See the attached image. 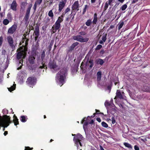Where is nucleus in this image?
<instances>
[{
    "label": "nucleus",
    "instance_id": "62",
    "mask_svg": "<svg viewBox=\"0 0 150 150\" xmlns=\"http://www.w3.org/2000/svg\"><path fill=\"white\" fill-rule=\"evenodd\" d=\"M53 41H52L50 43L49 46L52 47V46L53 44Z\"/></svg>",
    "mask_w": 150,
    "mask_h": 150
},
{
    "label": "nucleus",
    "instance_id": "64",
    "mask_svg": "<svg viewBox=\"0 0 150 150\" xmlns=\"http://www.w3.org/2000/svg\"><path fill=\"white\" fill-rule=\"evenodd\" d=\"M8 134V132L7 131H5L4 132V134L5 136L6 135Z\"/></svg>",
    "mask_w": 150,
    "mask_h": 150
},
{
    "label": "nucleus",
    "instance_id": "59",
    "mask_svg": "<svg viewBox=\"0 0 150 150\" xmlns=\"http://www.w3.org/2000/svg\"><path fill=\"white\" fill-rule=\"evenodd\" d=\"M134 149L135 150H139V147L137 145H135L134 146Z\"/></svg>",
    "mask_w": 150,
    "mask_h": 150
},
{
    "label": "nucleus",
    "instance_id": "9",
    "mask_svg": "<svg viewBox=\"0 0 150 150\" xmlns=\"http://www.w3.org/2000/svg\"><path fill=\"white\" fill-rule=\"evenodd\" d=\"M67 0H62L59 2L58 4V11L60 13L65 6Z\"/></svg>",
    "mask_w": 150,
    "mask_h": 150
},
{
    "label": "nucleus",
    "instance_id": "10",
    "mask_svg": "<svg viewBox=\"0 0 150 150\" xmlns=\"http://www.w3.org/2000/svg\"><path fill=\"white\" fill-rule=\"evenodd\" d=\"M61 27L60 24L57 23L55 22L54 24L53 25L52 28V33H55Z\"/></svg>",
    "mask_w": 150,
    "mask_h": 150
},
{
    "label": "nucleus",
    "instance_id": "32",
    "mask_svg": "<svg viewBox=\"0 0 150 150\" xmlns=\"http://www.w3.org/2000/svg\"><path fill=\"white\" fill-rule=\"evenodd\" d=\"M124 144L126 147L129 148V149H132L131 145L125 142L124 143Z\"/></svg>",
    "mask_w": 150,
    "mask_h": 150
},
{
    "label": "nucleus",
    "instance_id": "55",
    "mask_svg": "<svg viewBox=\"0 0 150 150\" xmlns=\"http://www.w3.org/2000/svg\"><path fill=\"white\" fill-rule=\"evenodd\" d=\"M70 8L69 7H67L66 8V10L65 11V13H68V12H69L70 11Z\"/></svg>",
    "mask_w": 150,
    "mask_h": 150
},
{
    "label": "nucleus",
    "instance_id": "43",
    "mask_svg": "<svg viewBox=\"0 0 150 150\" xmlns=\"http://www.w3.org/2000/svg\"><path fill=\"white\" fill-rule=\"evenodd\" d=\"M88 6L87 5H85V7L83 9V11L82 13L83 14H84L86 12V9L88 8Z\"/></svg>",
    "mask_w": 150,
    "mask_h": 150
},
{
    "label": "nucleus",
    "instance_id": "38",
    "mask_svg": "<svg viewBox=\"0 0 150 150\" xmlns=\"http://www.w3.org/2000/svg\"><path fill=\"white\" fill-rule=\"evenodd\" d=\"M127 5L126 4H125L122 6L120 9H121L122 11H124L127 8Z\"/></svg>",
    "mask_w": 150,
    "mask_h": 150
},
{
    "label": "nucleus",
    "instance_id": "12",
    "mask_svg": "<svg viewBox=\"0 0 150 150\" xmlns=\"http://www.w3.org/2000/svg\"><path fill=\"white\" fill-rule=\"evenodd\" d=\"M17 28V25L16 24H13L11 27L8 30L7 33L13 34L16 31Z\"/></svg>",
    "mask_w": 150,
    "mask_h": 150
},
{
    "label": "nucleus",
    "instance_id": "5",
    "mask_svg": "<svg viewBox=\"0 0 150 150\" xmlns=\"http://www.w3.org/2000/svg\"><path fill=\"white\" fill-rule=\"evenodd\" d=\"M7 42L10 48L13 50L15 49V45L13 38L10 36H8L6 38Z\"/></svg>",
    "mask_w": 150,
    "mask_h": 150
},
{
    "label": "nucleus",
    "instance_id": "3",
    "mask_svg": "<svg viewBox=\"0 0 150 150\" xmlns=\"http://www.w3.org/2000/svg\"><path fill=\"white\" fill-rule=\"evenodd\" d=\"M81 35H77L73 37V39L74 40L81 42H87L89 40V38H83L81 35H85L86 33L84 31H81L79 33Z\"/></svg>",
    "mask_w": 150,
    "mask_h": 150
},
{
    "label": "nucleus",
    "instance_id": "1",
    "mask_svg": "<svg viewBox=\"0 0 150 150\" xmlns=\"http://www.w3.org/2000/svg\"><path fill=\"white\" fill-rule=\"evenodd\" d=\"M67 71L66 68L61 69L58 72L56 76V81L58 84L62 86L66 81V77L67 75Z\"/></svg>",
    "mask_w": 150,
    "mask_h": 150
},
{
    "label": "nucleus",
    "instance_id": "27",
    "mask_svg": "<svg viewBox=\"0 0 150 150\" xmlns=\"http://www.w3.org/2000/svg\"><path fill=\"white\" fill-rule=\"evenodd\" d=\"M27 119L26 116H22L21 117L20 120L22 122H25L26 121Z\"/></svg>",
    "mask_w": 150,
    "mask_h": 150
},
{
    "label": "nucleus",
    "instance_id": "33",
    "mask_svg": "<svg viewBox=\"0 0 150 150\" xmlns=\"http://www.w3.org/2000/svg\"><path fill=\"white\" fill-rule=\"evenodd\" d=\"M48 15L49 17H51V19H52L53 18L54 15L52 10H51L49 11L48 13Z\"/></svg>",
    "mask_w": 150,
    "mask_h": 150
},
{
    "label": "nucleus",
    "instance_id": "49",
    "mask_svg": "<svg viewBox=\"0 0 150 150\" xmlns=\"http://www.w3.org/2000/svg\"><path fill=\"white\" fill-rule=\"evenodd\" d=\"M102 46L100 45H98L97 47H96L95 49L96 50H98L100 49L102 47Z\"/></svg>",
    "mask_w": 150,
    "mask_h": 150
},
{
    "label": "nucleus",
    "instance_id": "20",
    "mask_svg": "<svg viewBox=\"0 0 150 150\" xmlns=\"http://www.w3.org/2000/svg\"><path fill=\"white\" fill-rule=\"evenodd\" d=\"M79 44V42H76L73 43L70 47L69 50L70 51L73 50L74 48L76 47Z\"/></svg>",
    "mask_w": 150,
    "mask_h": 150
},
{
    "label": "nucleus",
    "instance_id": "37",
    "mask_svg": "<svg viewBox=\"0 0 150 150\" xmlns=\"http://www.w3.org/2000/svg\"><path fill=\"white\" fill-rule=\"evenodd\" d=\"M27 3L26 2H22L21 3V7L22 8H24L27 5Z\"/></svg>",
    "mask_w": 150,
    "mask_h": 150
},
{
    "label": "nucleus",
    "instance_id": "39",
    "mask_svg": "<svg viewBox=\"0 0 150 150\" xmlns=\"http://www.w3.org/2000/svg\"><path fill=\"white\" fill-rule=\"evenodd\" d=\"M9 21L6 19H5L3 21V24L5 25H8L9 23Z\"/></svg>",
    "mask_w": 150,
    "mask_h": 150
},
{
    "label": "nucleus",
    "instance_id": "11",
    "mask_svg": "<svg viewBox=\"0 0 150 150\" xmlns=\"http://www.w3.org/2000/svg\"><path fill=\"white\" fill-rule=\"evenodd\" d=\"M117 97L120 99H124L125 96L123 92L121 93L119 90H117L116 93V96L114 99H115Z\"/></svg>",
    "mask_w": 150,
    "mask_h": 150
},
{
    "label": "nucleus",
    "instance_id": "19",
    "mask_svg": "<svg viewBox=\"0 0 150 150\" xmlns=\"http://www.w3.org/2000/svg\"><path fill=\"white\" fill-rule=\"evenodd\" d=\"M117 108L114 105V107L112 106L110 108V109H109V111H110L112 114H114V113H115L117 111Z\"/></svg>",
    "mask_w": 150,
    "mask_h": 150
},
{
    "label": "nucleus",
    "instance_id": "54",
    "mask_svg": "<svg viewBox=\"0 0 150 150\" xmlns=\"http://www.w3.org/2000/svg\"><path fill=\"white\" fill-rule=\"evenodd\" d=\"M137 98L141 100L143 98V96L141 95H138L137 96Z\"/></svg>",
    "mask_w": 150,
    "mask_h": 150
},
{
    "label": "nucleus",
    "instance_id": "26",
    "mask_svg": "<svg viewBox=\"0 0 150 150\" xmlns=\"http://www.w3.org/2000/svg\"><path fill=\"white\" fill-rule=\"evenodd\" d=\"M35 58L33 56H30L29 58V61L30 63L31 64H33L34 62Z\"/></svg>",
    "mask_w": 150,
    "mask_h": 150
},
{
    "label": "nucleus",
    "instance_id": "63",
    "mask_svg": "<svg viewBox=\"0 0 150 150\" xmlns=\"http://www.w3.org/2000/svg\"><path fill=\"white\" fill-rule=\"evenodd\" d=\"M96 120L99 122H100L101 121V120L100 118H98L96 119Z\"/></svg>",
    "mask_w": 150,
    "mask_h": 150
},
{
    "label": "nucleus",
    "instance_id": "29",
    "mask_svg": "<svg viewBox=\"0 0 150 150\" xmlns=\"http://www.w3.org/2000/svg\"><path fill=\"white\" fill-rule=\"evenodd\" d=\"M87 65L89 66L90 68H91L93 66V61L92 60H90L88 62H87Z\"/></svg>",
    "mask_w": 150,
    "mask_h": 150
},
{
    "label": "nucleus",
    "instance_id": "30",
    "mask_svg": "<svg viewBox=\"0 0 150 150\" xmlns=\"http://www.w3.org/2000/svg\"><path fill=\"white\" fill-rule=\"evenodd\" d=\"M16 84H13L12 86H11L9 88H8V90L10 92H11L12 91H13L15 89V88L16 87Z\"/></svg>",
    "mask_w": 150,
    "mask_h": 150
},
{
    "label": "nucleus",
    "instance_id": "57",
    "mask_svg": "<svg viewBox=\"0 0 150 150\" xmlns=\"http://www.w3.org/2000/svg\"><path fill=\"white\" fill-rule=\"evenodd\" d=\"M6 51L5 50H3L2 51V54L3 55H5L6 54Z\"/></svg>",
    "mask_w": 150,
    "mask_h": 150
},
{
    "label": "nucleus",
    "instance_id": "31",
    "mask_svg": "<svg viewBox=\"0 0 150 150\" xmlns=\"http://www.w3.org/2000/svg\"><path fill=\"white\" fill-rule=\"evenodd\" d=\"M124 24L123 21L120 22L118 24V29L120 30L123 26Z\"/></svg>",
    "mask_w": 150,
    "mask_h": 150
},
{
    "label": "nucleus",
    "instance_id": "42",
    "mask_svg": "<svg viewBox=\"0 0 150 150\" xmlns=\"http://www.w3.org/2000/svg\"><path fill=\"white\" fill-rule=\"evenodd\" d=\"M23 62V61L22 60H20L19 62V64H21V65H20V67H18L17 68V70H19L21 69V68L22 67V66L23 65V64H22Z\"/></svg>",
    "mask_w": 150,
    "mask_h": 150
},
{
    "label": "nucleus",
    "instance_id": "52",
    "mask_svg": "<svg viewBox=\"0 0 150 150\" xmlns=\"http://www.w3.org/2000/svg\"><path fill=\"white\" fill-rule=\"evenodd\" d=\"M3 38L2 36L0 37V47L1 46L3 43Z\"/></svg>",
    "mask_w": 150,
    "mask_h": 150
},
{
    "label": "nucleus",
    "instance_id": "21",
    "mask_svg": "<svg viewBox=\"0 0 150 150\" xmlns=\"http://www.w3.org/2000/svg\"><path fill=\"white\" fill-rule=\"evenodd\" d=\"M13 118H14L13 119V122L14 123V125L16 126L17 125L19 124L18 119L16 116H15V115H14L13 116Z\"/></svg>",
    "mask_w": 150,
    "mask_h": 150
},
{
    "label": "nucleus",
    "instance_id": "50",
    "mask_svg": "<svg viewBox=\"0 0 150 150\" xmlns=\"http://www.w3.org/2000/svg\"><path fill=\"white\" fill-rule=\"evenodd\" d=\"M52 47L49 46L47 48L48 50V52H47V53H48V54H49L50 53V51H51L52 48Z\"/></svg>",
    "mask_w": 150,
    "mask_h": 150
},
{
    "label": "nucleus",
    "instance_id": "44",
    "mask_svg": "<svg viewBox=\"0 0 150 150\" xmlns=\"http://www.w3.org/2000/svg\"><path fill=\"white\" fill-rule=\"evenodd\" d=\"M42 0H36L35 3L37 5H40L41 3Z\"/></svg>",
    "mask_w": 150,
    "mask_h": 150
},
{
    "label": "nucleus",
    "instance_id": "24",
    "mask_svg": "<svg viewBox=\"0 0 150 150\" xmlns=\"http://www.w3.org/2000/svg\"><path fill=\"white\" fill-rule=\"evenodd\" d=\"M32 5L31 4H29L28 6V8L27 9L26 13V15H29V16L30 15V10L31 8V7H32Z\"/></svg>",
    "mask_w": 150,
    "mask_h": 150
},
{
    "label": "nucleus",
    "instance_id": "56",
    "mask_svg": "<svg viewBox=\"0 0 150 150\" xmlns=\"http://www.w3.org/2000/svg\"><path fill=\"white\" fill-rule=\"evenodd\" d=\"M37 4H36L35 3L33 7V9L34 10V11H35L36 10V8H37Z\"/></svg>",
    "mask_w": 150,
    "mask_h": 150
},
{
    "label": "nucleus",
    "instance_id": "25",
    "mask_svg": "<svg viewBox=\"0 0 150 150\" xmlns=\"http://www.w3.org/2000/svg\"><path fill=\"white\" fill-rule=\"evenodd\" d=\"M97 81H99L101 78L102 73L100 71H99L97 73Z\"/></svg>",
    "mask_w": 150,
    "mask_h": 150
},
{
    "label": "nucleus",
    "instance_id": "4",
    "mask_svg": "<svg viewBox=\"0 0 150 150\" xmlns=\"http://www.w3.org/2000/svg\"><path fill=\"white\" fill-rule=\"evenodd\" d=\"M83 137L80 134H77L75 137H74L73 140L75 144H76L77 149H80L79 146V144L81 146H82V144L81 142V141L83 139Z\"/></svg>",
    "mask_w": 150,
    "mask_h": 150
},
{
    "label": "nucleus",
    "instance_id": "17",
    "mask_svg": "<svg viewBox=\"0 0 150 150\" xmlns=\"http://www.w3.org/2000/svg\"><path fill=\"white\" fill-rule=\"evenodd\" d=\"M34 34L35 36V40H36L39 35V26H36L35 27V30L34 32Z\"/></svg>",
    "mask_w": 150,
    "mask_h": 150
},
{
    "label": "nucleus",
    "instance_id": "8",
    "mask_svg": "<svg viewBox=\"0 0 150 150\" xmlns=\"http://www.w3.org/2000/svg\"><path fill=\"white\" fill-rule=\"evenodd\" d=\"M45 51L44 50L41 52V59L42 62H41L42 65H40L39 66V68L40 69L45 68L46 66L45 64L43 62V60L45 59Z\"/></svg>",
    "mask_w": 150,
    "mask_h": 150
},
{
    "label": "nucleus",
    "instance_id": "36",
    "mask_svg": "<svg viewBox=\"0 0 150 150\" xmlns=\"http://www.w3.org/2000/svg\"><path fill=\"white\" fill-rule=\"evenodd\" d=\"M84 123L83 125V128L85 131L87 129V126L88 124V122H84Z\"/></svg>",
    "mask_w": 150,
    "mask_h": 150
},
{
    "label": "nucleus",
    "instance_id": "61",
    "mask_svg": "<svg viewBox=\"0 0 150 150\" xmlns=\"http://www.w3.org/2000/svg\"><path fill=\"white\" fill-rule=\"evenodd\" d=\"M138 1V0H132V4H133L135 3Z\"/></svg>",
    "mask_w": 150,
    "mask_h": 150
},
{
    "label": "nucleus",
    "instance_id": "13",
    "mask_svg": "<svg viewBox=\"0 0 150 150\" xmlns=\"http://www.w3.org/2000/svg\"><path fill=\"white\" fill-rule=\"evenodd\" d=\"M79 2L78 1H75L73 4L72 7V11H78L79 10Z\"/></svg>",
    "mask_w": 150,
    "mask_h": 150
},
{
    "label": "nucleus",
    "instance_id": "40",
    "mask_svg": "<svg viewBox=\"0 0 150 150\" xmlns=\"http://www.w3.org/2000/svg\"><path fill=\"white\" fill-rule=\"evenodd\" d=\"M102 126L105 128H107L108 127V125L104 122H103L101 123Z\"/></svg>",
    "mask_w": 150,
    "mask_h": 150
},
{
    "label": "nucleus",
    "instance_id": "34",
    "mask_svg": "<svg viewBox=\"0 0 150 150\" xmlns=\"http://www.w3.org/2000/svg\"><path fill=\"white\" fill-rule=\"evenodd\" d=\"M104 63V61L103 60L101 59H99L97 60V63L98 64H100L102 65Z\"/></svg>",
    "mask_w": 150,
    "mask_h": 150
},
{
    "label": "nucleus",
    "instance_id": "2",
    "mask_svg": "<svg viewBox=\"0 0 150 150\" xmlns=\"http://www.w3.org/2000/svg\"><path fill=\"white\" fill-rule=\"evenodd\" d=\"M11 117L9 116L5 115L4 116V118H2L0 116V127L2 126L4 128L3 131L5 130V128L7 127L10 124L12 123V121L10 120Z\"/></svg>",
    "mask_w": 150,
    "mask_h": 150
},
{
    "label": "nucleus",
    "instance_id": "51",
    "mask_svg": "<svg viewBox=\"0 0 150 150\" xmlns=\"http://www.w3.org/2000/svg\"><path fill=\"white\" fill-rule=\"evenodd\" d=\"M111 120L112 121V123L114 124L115 123L116 121L115 120L114 117L113 116L111 118Z\"/></svg>",
    "mask_w": 150,
    "mask_h": 150
},
{
    "label": "nucleus",
    "instance_id": "23",
    "mask_svg": "<svg viewBox=\"0 0 150 150\" xmlns=\"http://www.w3.org/2000/svg\"><path fill=\"white\" fill-rule=\"evenodd\" d=\"M63 18L64 16L63 15H62L58 17L57 20L56 22L57 23H59V24H60V23L63 21Z\"/></svg>",
    "mask_w": 150,
    "mask_h": 150
},
{
    "label": "nucleus",
    "instance_id": "35",
    "mask_svg": "<svg viewBox=\"0 0 150 150\" xmlns=\"http://www.w3.org/2000/svg\"><path fill=\"white\" fill-rule=\"evenodd\" d=\"M92 22L91 20V19H88L86 22L85 24L87 26H89L91 24Z\"/></svg>",
    "mask_w": 150,
    "mask_h": 150
},
{
    "label": "nucleus",
    "instance_id": "18",
    "mask_svg": "<svg viewBox=\"0 0 150 150\" xmlns=\"http://www.w3.org/2000/svg\"><path fill=\"white\" fill-rule=\"evenodd\" d=\"M25 57V55L23 52H19L17 55V58L18 59L24 58Z\"/></svg>",
    "mask_w": 150,
    "mask_h": 150
},
{
    "label": "nucleus",
    "instance_id": "47",
    "mask_svg": "<svg viewBox=\"0 0 150 150\" xmlns=\"http://www.w3.org/2000/svg\"><path fill=\"white\" fill-rule=\"evenodd\" d=\"M108 5H109L108 4V1H106L105 4V5L104 6V10H105L107 9L108 7Z\"/></svg>",
    "mask_w": 150,
    "mask_h": 150
},
{
    "label": "nucleus",
    "instance_id": "15",
    "mask_svg": "<svg viewBox=\"0 0 150 150\" xmlns=\"http://www.w3.org/2000/svg\"><path fill=\"white\" fill-rule=\"evenodd\" d=\"M17 4L16 0H13L12 4L11 5L10 8L13 11H16L17 10Z\"/></svg>",
    "mask_w": 150,
    "mask_h": 150
},
{
    "label": "nucleus",
    "instance_id": "48",
    "mask_svg": "<svg viewBox=\"0 0 150 150\" xmlns=\"http://www.w3.org/2000/svg\"><path fill=\"white\" fill-rule=\"evenodd\" d=\"M29 16V15H25V16L24 18V19L25 21L26 22H27L28 21Z\"/></svg>",
    "mask_w": 150,
    "mask_h": 150
},
{
    "label": "nucleus",
    "instance_id": "22",
    "mask_svg": "<svg viewBox=\"0 0 150 150\" xmlns=\"http://www.w3.org/2000/svg\"><path fill=\"white\" fill-rule=\"evenodd\" d=\"M98 21L97 15L96 13H94V18L92 21L93 24H95Z\"/></svg>",
    "mask_w": 150,
    "mask_h": 150
},
{
    "label": "nucleus",
    "instance_id": "53",
    "mask_svg": "<svg viewBox=\"0 0 150 150\" xmlns=\"http://www.w3.org/2000/svg\"><path fill=\"white\" fill-rule=\"evenodd\" d=\"M73 11H71V13L70 14V16L71 17H72V19H74V16H75V15L76 14V13H74V14H73Z\"/></svg>",
    "mask_w": 150,
    "mask_h": 150
},
{
    "label": "nucleus",
    "instance_id": "46",
    "mask_svg": "<svg viewBox=\"0 0 150 150\" xmlns=\"http://www.w3.org/2000/svg\"><path fill=\"white\" fill-rule=\"evenodd\" d=\"M106 34L105 35H104L102 36V39L104 42H105L106 40Z\"/></svg>",
    "mask_w": 150,
    "mask_h": 150
},
{
    "label": "nucleus",
    "instance_id": "14",
    "mask_svg": "<svg viewBox=\"0 0 150 150\" xmlns=\"http://www.w3.org/2000/svg\"><path fill=\"white\" fill-rule=\"evenodd\" d=\"M105 105L106 108L107 110V112H108L109 111V109H110V108L112 106L114 107V104H113V103H110V101L107 100L105 102Z\"/></svg>",
    "mask_w": 150,
    "mask_h": 150
},
{
    "label": "nucleus",
    "instance_id": "45",
    "mask_svg": "<svg viewBox=\"0 0 150 150\" xmlns=\"http://www.w3.org/2000/svg\"><path fill=\"white\" fill-rule=\"evenodd\" d=\"M2 112L4 115L7 114L8 113V110L6 109H4L2 110Z\"/></svg>",
    "mask_w": 150,
    "mask_h": 150
},
{
    "label": "nucleus",
    "instance_id": "60",
    "mask_svg": "<svg viewBox=\"0 0 150 150\" xmlns=\"http://www.w3.org/2000/svg\"><path fill=\"white\" fill-rule=\"evenodd\" d=\"M33 149V148L30 149L29 147H25V150H31Z\"/></svg>",
    "mask_w": 150,
    "mask_h": 150
},
{
    "label": "nucleus",
    "instance_id": "6",
    "mask_svg": "<svg viewBox=\"0 0 150 150\" xmlns=\"http://www.w3.org/2000/svg\"><path fill=\"white\" fill-rule=\"evenodd\" d=\"M36 79L34 78L29 77L26 81L27 84L30 87L35 85L36 83Z\"/></svg>",
    "mask_w": 150,
    "mask_h": 150
},
{
    "label": "nucleus",
    "instance_id": "28",
    "mask_svg": "<svg viewBox=\"0 0 150 150\" xmlns=\"http://www.w3.org/2000/svg\"><path fill=\"white\" fill-rule=\"evenodd\" d=\"M17 79L18 81L20 84H22L23 82V78L22 76V75H21L17 77Z\"/></svg>",
    "mask_w": 150,
    "mask_h": 150
},
{
    "label": "nucleus",
    "instance_id": "41",
    "mask_svg": "<svg viewBox=\"0 0 150 150\" xmlns=\"http://www.w3.org/2000/svg\"><path fill=\"white\" fill-rule=\"evenodd\" d=\"M88 118H90V116H88L87 118H86V117H84L83 119V120L81 121V124H83V122H88Z\"/></svg>",
    "mask_w": 150,
    "mask_h": 150
},
{
    "label": "nucleus",
    "instance_id": "58",
    "mask_svg": "<svg viewBox=\"0 0 150 150\" xmlns=\"http://www.w3.org/2000/svg\"><path fill=\"white\" fill-rule=\"evenodd\" d=\"M113 0H108V4L111 5V3L112 2Z\"/></svg>",
    "mask_w": 150,
    "mask_h": 150
},
{
    "label": "nucleus",
    "instance_id": "7",
    "mask_svg": "<svg viewBox=\"0 0 150 150\" xmlns=\"http://www.w3.org/2000/svg\"><path fill=\"white\" fill-rule=\"evenodd\" d=\"M49 65L51 69H53L55 71H57L59 69L58 66L56 64V63L54 61H50Z\"/></svg>",
    "mask_w": 150,
    "mask_h": 150
},
{
    "label": "nucleus",
    "instance_id": "16",
    "mask_svg": "<svg viewBox=\"0 0 150 150\" xmlns=\"http://www.w3.org/2000/svg\"><path fill=\"white\" fill-rule=\"evenodd\" d=\"M142 90L145 91L150 92V85L146 84L142 88Z\"/></svg>",
    "mask_w": 150,
    "mask_h": 150
}]
</instances>
